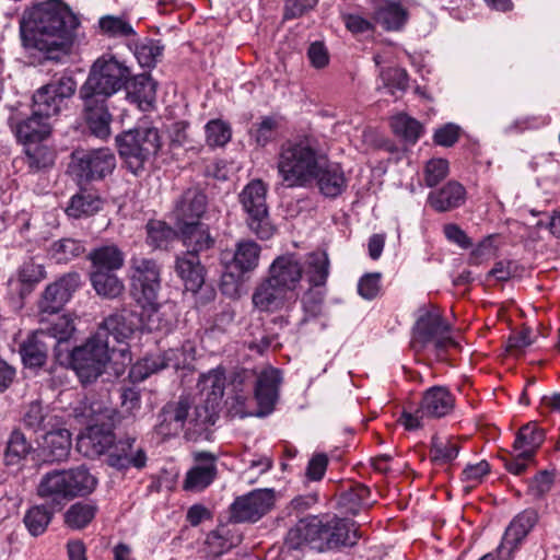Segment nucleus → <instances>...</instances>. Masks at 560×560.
Masks as SVG:
<instances>
[{
	"instance_id": "nucleus-42",
	"label": "nucleus",
	"mask_w": 560,
	"mask_h": 560,
	"mask_svg": "<svg viewBox=\"0 0 560 560\" xmlns=\"http://www.w3.org/2000/svg\"><path fill=\"white\" fill-rule=\"evenodd\" d=\"M22 422L24 427L34 432L45 431L58 425L57 417L47 407L38 401H33L26 408Z\"/></svg>"
},
{
	"instance_id": "nucleus-38",
	"label": "nucleus",
	"mask_w": 560,
	"mask_h": 560,
	"mask_svg": "<svg viewBox=\"0 0 560 560\" xmlns=\"http://www.w3.org/2000/svg\"><path fill=\"white\" fill-rule=\"evenodd\" d=\"M407 19V10L399 2L392 0L380 2L374 11V21L386 31L400 30Z\"/></svg>"
},
{
	"instance_id": "nucleus-22",
	"label": "nucleus",
	"mask_w": 560,
	"mask_h": 560,
	"mask_svg": "<svg viewBox=\"0 0 560 560\" xmlns=\"http://www.w3.org/2000/svg\"><path fill=\"white\" fill-rule=\"evenodd\" d=\"M106 462L109 466L119 470L130 467L141 469L147 464V454L144 448L137 444L135 438L127 436L115 443L107 455Z\"/></svg>"
},
{
	"instance_id": "nucleus-39",
	"label": "nucleus",
	"mask_w": 560,
	"mask_h": 560,
	"mask_svg": "<svg viewBox=\"0 0 560 560\" xmlns=\"http://www.w3.org/2000/svg\"><path fill=\"white\" fill-rule=\"evenodd\" d=\"M371 491L362 483H355L341 491L338 499V506L345 514L357 515L361 510L370 508Z\"/></svg>"
},
{
	"instance_id": "nucleus-53",
	"label": "nucleus",
	"mask_w": 560,
	"mask_h": 560,
	"mask_svg": "<svg viewBox=\"0 0 560 560\" xmlns=\"http://www.w3.org/2000/svg\"><path fill=\"white\" fill-rule=\"evenodd\" d=\"M97 508L92 503L78 502L65 514V523L72 529L84 528L95 517Z\"/></svg>"
},
{
	"instance_id": "nucleus-63",
	"label": "nucleus",
	"mask_w": 560,
	"mask_h": 560,
	"mask_svg": "<svg viewBox=\"0 0 560 560\" xmlns=\"http://www.w3.org/2000/svg\"><path fill=\"white\" fill-rule=\"evenodd\" d=\"M230 386L233 393H252L254 386V371L242 370L235 372Z\"/></svg>"
},
{
	"instance_id": "nucleus-51",
	"label": "nucleus",
	"mask_w": 560,
	"mask_h": 560,
	"mask_svg": "<svg viewBox=\"0 0 560 560\" xmlns=\"http://www.w3.org/2000/svg\"><path fill=\"white\" fill-rule=\"evenodd\" d=\"M460 446L452 439L433 436L430 445V458L436 465L453 462L459 453Z\"/></svg>"
},
{
	"instance_id": "nucleus-29",
	"label": "nucleus",
	"mask_w": 560,
	"mask_h": 560,
	"mask_svg": "<svg viewBox=\"0 0 560 560\" xmlns=\"http://www.w3.org/2000/svg\"><path fill=\"white\" fill-rule=\"evenodd\" d=\"M315 182L319 191L328 198L338 197L347 187V178L343 170L337 163H328L325 153L320 163V170L316 174Z\"/></svg>"
},
{
	"instance_id": "nucleus-6",
	"label": "nucleus",
	"mask_w": 560,
	"mask_h": 560,
	"mask_svg": "<svg viewBox=\"0 0 560 560\" xmlns=\"http://www.w3.org/2000/svg\"><path fill=\"white\" fill-rule=\"evenodd\" d=\"M186 250L176 257L175 271L183 281L185 289L194 294L205 291L203 303L214 299L215 292L211 287L205 285V267L199 255L210 249L214 240L210 234L197 233L183 240Z\"/></svg>"
},
{
	"instance_id": "nucleus-20",
	"label": "nucleus",
	"mask_w": 560,
	"mask_h": 560,
	"mask_svg": "<svg viewBox=\"0 0 560 560\" xmlns=\"http://www.w3.org/2000/svg\"><path fill=\"white\" fill-rule=\"evenodd\" d=\"M137 325V315L131 310L122 307L105 317L95 334L101 339L109 340L112 337L116 342L122 343L132 336Z\"/></svg>"
},
{
	"instance_id": "nucleus-62",
	"label": "nucleus",
	"mask_w": 560,
	"mask_h": 560,
	"mask_svg": "<svg viewBox=\"0 0 560 560\" xmlns=\"http://www.w3.org/2000/svg\"><path fill=\"white\" fill-rule=\"evenodd\" d=\"M327 466L328 457L326 454L318 453L313 455L306 467V477L313 481L320 480L326 472Z\"/></svg>"
},
{
	"instance_id": "nucleus-57",
	"label": "nucleus",
	"mask_w": 560,
	"mask_h": 560,
	"mask_svg": "<svg viewBox=\"0 0 560 560\" xmlns=\"http://www.w3.org/2000/svg\"><path fill=\"white\" fill-rule=\"evenodd\" d=\"M383 86L388 90L392 95L397 91L404 92L408 86V74L401 68H388L380 72Z\"/></svg>"
},
{
	"instance_id": "nucleus-52",
	"label": "nucleus",
	"mask_w": 560,
	"mask_h": 560,
	"mask_svg": "<svg viewBox=\"0 0 560 560\" xmlns=\"http://www.w3.org/2000/svg\"><path fill=\"white\" fill-rule=\"evenodd\" d=\"M102 203L101 198L94 194L81 192L71 198L67 208V213L73 218L92 215L101 210Z\"/></svg>"
},
{
	"instance_id": "nucleus-23",
	"label": "nucleus",
	"mask_w": 560,
	"mask_h": 560,
	"mask_svg": "<svg viewBox=\"0 0 560 560\" xmlns=\"http://www.w3.org/2000/svg\"><path fill=\"white\" fill-rule=\"evenodd\" d=\"M303 275V267L299 259L292 255H281L277 257L269 267L267 278L279 287L289 290L291 293H298Z\"/></svg>"
},
{
	"instance_id": "nucleus-17",
	"label": "nucleus",
	"mask_w": 560,
	"mask_h": 560,
	"mask_svg": "<svg viewBox=\"0 0 560 560\" xmlns=\"http://www.w3.org/2000/svg\"><path fill=\"white\" fill-rule=\"evenodd\" d=\"M80 285L81 277L78 272L66 273L48 284L38 302L39 312L49 315L58 314Z\"/></svg>"
},
{
	"instance_id": "nucleus-41",
	"label": "nucleus",
	"mask_w": 560,
	"mask_h": 560,
	"mask_svg": "<svg viewBox=\"0 0 560 560\" xmlns=\"http://www.w3.org/2000/svg\"><path fill=\"white\" fill-rule=\"evenodd\" d=\"M198 386L200 388L201 400H206L220 407L224 395L225 375L220 368L202 374L199 378Z\"/></svg>"
},
{
	"instance_id": "nucleus-34",
	"label": "nucleus",
	"mask_w": 560,
	"mask_h": 560,
	"mask_svg": "<svg viewBox=\"0 0 560 560\" xmlns=\"http://www.w3.org/2000/svg\"><path fill=\"white\" fill-rule=\"evenodd\" d=\"M466 197V190L458 182H448L439 190L431 191L428 196L430 206L439 211L445 212L460 207Z\"/></svg>"
},
{
	"instance_id": "nucleus-7",
	"label": "nucleus",
	"mask_w": 560,
	"mask_h": 560,
	"mask_svg": "<svg viewBox=\"0 0 560 560\" xmlns=\"http://www.w3.org/2000/svg\"><path fill=\"white\" fill-rule=\"evenodd\" d=\"M120 158L127 168L135 175L144 170L148 162L159 153L162 143L158 128L137 127L121 132L116 137Z\"/></svg>"
},
{
	"instance_id": "nucleus-4",
	"label": "nucleus",
	"mask_w": 560,
	"mask_h": 560,
	"mask_svg": "<svg viewBox=\"0 0 560 560\" xmlns=\"http://www.w3.org/2000/svg\"><path fill=\"white\" fill-rule=\"evenodd\" d=\"M97 485V479L84 466L70 469L51 470L46 472L38 486L37 494L48 499L60 510L66 502L92 493Z\"/></svg>"
},
{
	"instance_id": "nucleus-43",
	"label": "nucleus",
	"mask_w": 560,
	"mask_h": 560,
	"mask_svg": "<svg viewBox=\"0 0 560 560\" xmlns=\"http://www.w3.org/2000/svg\"><path fill=\"white\" fill-rule=\"evenodd\" d=\"M544 440L545 431L537 422H528L518 430L513 450L523 452L525 456H535Z\"/></svg>"
},
{
	"instance_id": "nucleus-19",
	"label": "nucleus",
	"mask_w": 560,
	"mask_h": 560,
	"mask_svg": "<svg viewBox=\"0 0 560 560\" xmlns=\"http://www.w3.org/2000/svg\"><path fill=\"white\" fill-rule=\"evenodd\" d=\"M537 521L538 514L535 510L528 509L517 514L505 529L502 542L497 549L499 559L511 560L513 551L533 529Z\"/></svg>"
},
{
	"instance_id": "nucleus-44",
	"label": "nucleus",
	"mask_w": 560,
	"mask_h": 560,
	"mask_svg": "<svg viewBox=\"0 0 560 560\" xmlns=\"http://www.w3.org/2000/svg\"><path fill=\"white\" fill-rule=\"evenodd\" d=\"M33 451L32 443L22 430L20 428L13 429L8 438L4 451L5 465L21 464Z\"/></svg>"
},
{
	"instance_id": "nucleus-31",
	"label": "nucleus",
	"mask_w": 560,
	"mask_h": 560,
	"mask_svg": "<svg viewBox=\"0 0 560 560\" xmlns=\"http://www.w3.org/2000/svg\"><path fill=\"white\" fill-rule=\"evenodd\" d=\"M219 406L201 400L189 410L186 435L196 440L213 425L218 419Z\"/></svg>"
},
{
	"instance_id": "nucleus-58",
	"label": "nucleus",
	"mask_w": 560,
	"mask_h": 560,
	"mask_svg": "<svg viewBox=\"0 0 560 560\" xmlns=\"http://www.w3.org/2000/svg\"><path fill=\"white\" fill-rule=\"evenodd\" d=\"M490 472V465L486 460L477 464L467 465L462 472V480L469 483L465 490L469 492L474 487L480 483L485 476Z\"/></svg>"
},
{
	"instance_id": "nucleus-54",
	"label": "nucleus",
	"mask_w": 560,
	"mask_h": 560,
	"mask_svg": "<svg viewBox=\"0 0 560 560\" xmlns=\"http://www.w3.org/2000/svg\"><path fill=\"white\" fill-rule=\"evenodd\" d=\"M329 273V261L325 253H314L308 256L306 275L314 287L326 283Z\"/></svg>"
},
{
	"instance_id": "nucleus-33",
	"label": "nucleus",
	"mask_w": 560,
	"mask_h": 560,
	"mask_svg": "<svg viewBox=\"0 0 560 560\" xmlns=\"http://www.w3.org/2000/svg\"><path fill=\"white\" fill-rule=\"evenodd\" d=\"M114 424L115 417L86 429V433L81 438L82 445L91 447L96 455L110 452L115 445Z\"/></svg>"
},
{
	"instance_id": "nucleus-36",
	"label": "nucleus",
	"mask_w": 560,
	"mask_h": 560,
	"mask_svg": "<svg viewBox=\"0 0 560 560\" xmlns=\"http://www.w3.org/2000/svg\"><path fill=\"white\" fill-rule=\"evenodd\" d=\"M125 90L130 102L137 103L143 110L152 107L155 102L156 83L149 75H131Z\"/></svg>"
},
{
	"instance_id": "nucleus-49",
	"label": "nucleus",
	"mask_w": 560,
	"mask_h": 560,
	"mask_svg": "<svg viewBox=\"0 0 560 560\" xmlns=\"http://www.w3.org/2000/svg\"><path fill=\"white\" fill-rule=\"evenodd\" d=\"M85 252L84 244L74 238L66 237L51 243L49 255L57 262H68Z\"/></svg>"
},
{
	"instance_id": "nucleus-55",
	"label": "nucleus",
	"mask_w": 560,
	"mask_h": 560,
	"mask_svg": "<svg viewBox=\"0 0 560 560\" xmlns=\"http://www.w3.org/2000/svg\"><path fill=\"white\" fill-rule=\"evenodd\" d=\"M390 126L396 135L412 143L418 140L422 130L421 124L406 114L393 117Z\"/></svg>"
},
{
	"instance_id": "nucleus-9",
	"label": "nucleus",
	"mask_w": 560,
	"mask_h": 560,
	"mask_svg": "<svg viewBox=\"0 0 560 560\" xmlns=\"http://www.w3.org/2000/svg\"><path fill=\"white\" fill-rule=\"evenodd\" d=\"M130 78L131 71L124 62L112 56H102L91 66L79 91L101 98H110L127 86Z\"/></svg>"
},
{
	"instance_id": "nucleus-5",
	"label": "nucleus",
	"mask_w": 560,
	"mask_h": 560,
	"mask_svg": "<svg viewBox=\"0 0 560 560\" xmlns=\"http://www.w3.org/2000/svg\"><path fill=\"white\" fill-rule=\"evenodd\" d=\"M119 353L122 364L131 362L128 348L118 350L110 346V340L101 339L96 334L91 336L83 345L75 347L67 354L66 360L78 375L82 384L95 382L104 372L106 364Z\"/></svg>"
},
{
	"instance_id": "nucleus-35",
	"label": "nucleus",
	"mask_w": 560,
	"mask_h": 560,
	"mask_svg": "<svg viewBox=\"0 0 560 560\" xmlns=\"http://www.w3.org/2000/svg\"><path fill=\"white\" fill-rule=\"evenodd\" d=\"M50 343L45 339V332H34L20 346V354L26 368L37 369L46 363Z\"/></svg>"
},
{
	"instance_id": "nucleus-59",
	"label": "nucleus",
	"mask_w": 560,
	"mask_h": 560,
	"mask_svg": "<svg viewBox=\"0 0 560 560\" xmlns=\"http://www.w3.org/2000/svg\"><path fill=\"white\" fill-rule=\"evenodd\" d=\"M424 173V182L427 186L434 187L446 177L448 173V162L444 159L430 160L427 163Z\"/></svg>"
},
{
	"instance_id": "nucleus-10",
	"label": "nucleus",
	"mask_w": 560,
	"mask_h": 560,
	"mask_svg": "<svg viewBox=\"0 0 560 560\" xmlns=\"http://www.w3.org/2000/svg\"><path fill=\"white\" fill-rule=\"evenodd\" d=\"M267 185L261 179L250 180L240 192L238 201L246 214L247 228L260 240H269L275 234L267 205Z\"/></svg>"
},
{
	"instance_id": "nucleus-8",
	"label": "nucleus",
	"mask_w": 560,
	"mask_h": 560,
	"mask_svg": "<svg viewBox=\"0 0 560 560\" xmlns=\"http://www.w3.org/2000/svg\"><path fill=\"white\" fill-rule=\"evenodd\" d=\"M451 330V325L438 312L424 310L412 327L410 347L416 353L428 351L442 360L447 349L457 345Z\"/></svg>"
},
{
	"instance_id": "nucleus-13",
	"label": "nucleus",
	"mask_w": 560,
	"mask_h": 560,
	"mask_svg": "<svg viewBox=\"0 0 560 560\" xmlns=\"http://www.w3.org/2000/svg\"><path fill=\"white\" fill-rule=\"evenodd\" d=\"M116 158L108 148L74 151L70 168L80 183L101 180L112 174Z\"/></svg>"
},
{
	"instance_id": "nucleus-16",
	"label": "nucleus",
	"mask_w": 560,
	"mask_h": 560,
	"mask_svg": "<svg viewBox=\"0 0 560 560\" xmlns=\"http://www.w3.org/2000/svg\"><path fill=\"white\" fill-rule=\"evenodd\" d=\"M273 504L272 489H256L235 499L231 505V518L236 523L257 522Z\"/></svg>"
},
{
	"instance_id": "nucleus-30",
	"label": "nucleus",
	"mask_w": 560,
	"mask_h": 560,
	"mask_svg": "<svg viewBox=\"0 0 560 560\" xmlns=\"http://www.w3.org/2000/svg\"><path fill=\"white\" fill-rule=\"evenodd\" d=\"M11 129L20 142L35 143L46 139L50 132L51 127L49 120L36 115L35 110L30 117L22 120L10 119Z\"/></svg>"
},
{
	"instance_id": "nucleus-61",
	"label": "nucleus",
	"mask_w": 560,
	"mask_h": 560,
	"mask_svg": "<svg viewBox=\"0 0 560 560\" xmlns=\"http://www.w3.org/2000/svg\"><path fill=\"white\" fill-rule=\"evenodd\" d=\"M381 290V273L373 272L364 275L358 283V292L365 300L375 299Z\"/></svg>"
},
{
	"instance_id": "nucleus-56",
	"label": "nucleus",
	"mask_w": 560,
	"mask_h": 560,
	"mask_svg": "<svg viewBox=\"0 0 560 560\" xmlns=\"http://www.w3.org/2000/svg\"><path fill=\"white\" fill-rule=\"evenodd\" d=\"M232 131L230 126L220 120L213 119L206 125V141L210 147H223L231 140Z\"/></svg>"
},
{
	"instance_id": "nucleus-12",
	"label": "nucleus",
	"mask_w": 560,
	"mask_h": 560,
	"mask_svg": "<svg viewBox=\"0 0 560 560\" xmlns=\"http://www.w3.org/2000/svg\"><path fill=\"white\" fill-rule=\"evenodd\" d=\"M207 207L208 197L200 186L188 187L176 199L173 217L183 240L197 233L210 234L208 229L200 223Z\"/></svg>"
},
{
	"instance_id": "nucleus-25",
	"label": "nucleus",
	"mask_w": 560,
	"mask_h": 560,
	"mask_svg": "<svg viewBox=\"0 0 560 560\" xmlns=\"http://www.w3.org/2000/svg\"><path fill=\"white\" fill-rule=\"evenodd\" d=\"M191 404L188 397H179L178 400L167 402L159 413L158 431L162 435H176L183 429H187V420Z\"/></svg>"
},
{
	"instance_id": "nucleus-11",
	"label": "nucleus",
	"mask_w": 560,
	"mask_h": 560,
	"mask_svg": "<svg viewBox=\"0 0 560 560\" xmlns=\"http://www.w3.org/2000/svg\"><path fill=\"white\" fill-rule=\"evenodd\" d=\"M77 81L69 72L52 78L33 94V109L36 115L49 120L68 107V101L75 94Z\"/></svg>"
},
{
	"instance_id": "nucleus-1",
	"label": "nucleus",
	"mask_w": 560,
	"mask_h": 560,
	"mask_svg": "<svg viewBox=\"0 0 560 560\" xmlns=\"http://www.w3.org/2000/svg\"><path fill=\"white\" fill-rule=\"evenodd\" d=\"M21 37L26 48H34L46 60L62 62L83 39L81 19L61 0L33 4L23 12Z\"/></svg>"
},
{
	"instance_id": "nucleus-40",
	"label": "nucleus",
	"mask_w": 560,
	"mask_h": 560,
	"mask_svg": "<svg viewBox=\"0 0 560 560\" xmlns=\"http://www.w3.org/2000/svg\"><path fill=\"white\" fill-rule=\"evenodd\" d=\"M90 281L96 294L103 299L115 300L125 292L124 281L117 272L91 271Z\"/></svg>"
},
{
	"instance_id": "nucleus-21",
	"label": "nucleus",
	"mask_w": 560,
	"mask_h": 560,
	"mask_svg": "<svg viewBox=\"0 0 560 560\" xmlns=\"http://www.w3.org/2000/svg\"><path fill=\"white\" fill-rule=\"evenodd\" d=\"M280 383L281 374L277 369L269 366L261 370L257 375L254 373L253 392L260 409L257 412L258 416H266L273 410Z\"/></svg>"
},
{
	"instance_id": "nucleus-37",
	"label": "nucleus",
	"mask_w": 560,
	"mask_h": 560,
	"mask_svg": "<svg viewBox=\"0 0 560 560\" xmlns=\"http://www.w3.org/2000/svg\"><path fill=\"white\" fill-rule=\"evenodd\" d=\"M142 303L141 322L148 331L168 332L173 326V315L170 305H162L156 301Z\"/></svg>"
},
{
	"instance_id": "nucleus-27",
	"label": "nucleus",
	"mask_w": 560,
	"mask_h": 560,
	"mask_svg": "<svg viewBox=\"0 0 560 560\" xmlns=\"http://www.w3.org/2000/svg\"><path fill=\"white\" fill-rule=\"evenodd\" d=\"M72 417L86 429L115 417V410L94 396H86L72 408Z\"/></svg>"
},
{
	"instance_id": "nucleus-47",
	"label": "nucleus",
	"mask_w": 560,
	"mask_h": 560,
	"mask_svg": "<svg viewBox=\"0 0 560 560\" xmlns=\"http://www.w3.org/2000/svg\"><path fill=\"white\" fill-rule=\"evenodd\" d=\"M259 257L260 246L256 242L242 241L236 245L233 261L241 272H247L258 266Z\"/></svg>"
},
{
	"instance_id": "nucleus-2",
	"label": "nucleus",
	"mask_w": 560,
	"mask_h": 560,
	"mask_svg": "<svg viewBox=\"0 0 560 560\" xmlns=\"http://www.w3.org/2000/svg\"><path fill=\"white\" fill-rule=\"evenodd\" d=\"M361 535L358 525L337 516L310 515L301 518L287 534L284 547L301 550L310 546L318 552L338 550L357 545Z\"/></svg>"
},
{
	"instance_id": "nucleus-28",
	"label": "nucleus",
	"mask_w": 560,
	"mask_h": 560,
	"mask_svg": "<svg viewBox=\"0 0 560 560\" xmlns=\"http://www.w3.org/2000/svg\"><path fill=\"white\" fill-rule=\"evenodd\" d=\"M455 407V398L444 386L427 389L420 402V412L428 418H442L450 415Z\"/></svg>"
},
{
	"instance_id": "nucleus-48",
	"label": "nucleus",
	"mask_w": 560,
	"mask_h": 560,
	"mask_svg": "<svg viewBox=\"0 0 560 560\" xmlns=\"http://www.w3.org/2000/svg\"><path fill=\"white\" fill-rule=\"evenodd\" d=\"M52 516L54 511L49 510L46 505H34L25 512L23 523L28 533L37 537L46 532Z\"/></svg>"
},
{
	"instance_id": "nucleus-64",
	"label": "nucleus",
	"mask_w": 560,
	"mask_h": 560,
	"mask_svg": "<svg viewBox=\"0 0 560 560\" xmlns=\"http://www.w3.org/2000/svg\"><path fill=\"white\" fill-rule=\"evenodd\" d=\"M553 474L544 470L537 474L529 483V490L535 497H542L549 492L553 486Z\"/></svg>"
},
{
	"instance_id": "nucleus-18",
	"label": "nucleus",
	"mask_w": 560,
	"mask_h": 560,
	"mask_svg": "<svg viewBox=\"0 0 560 560\" xmlns=\"http://www.w3.org/2000/svg\"><path fill=\"white\" fill-rule=\"evenodd\" d=\"M79 98L83 103V118L88 128L95 137L106 139L110 135L113 116L108 109V100L101 98L79 91Z\"/></svg>"
},
{
	"instance_id": "nucleus-24",
	"label": "nucleus",
	"mask_w": 560,
	"mask_h": 560,
	"mask_svg": "<svg viewBox=\"0 0 560 560\" xmlns=\"http://www.w3.org/2000/svg\"><path fill=\"white\" fill-rule=\"evenodd\" d=\"M71 446L70 431L57 425L44 434L39 444V456L46 464H59L68 459Z\"/></svg>"
},
{
	"instance_id": "nucleus-32",
	"label": "nucleus",
	"mask_w": 560,
	"mask_h": 560,
	"mask_svg": "<svg viewBox=\"0 0 560 560\" xmlns=\"http://www.w3.org/2000/svg\"><path fill=\"white\" fill-rule=\"evenodd\" d=\"M86 257L91 261V271L117 272L125 264V254L115 244L95 247Z\"/></svg>"
},
{
	"instance_id": "nucleus-45",
	"label": "nucleus",
	"mask_w": 560,
	"mask_h": 560,
	"mask_svg": "<svg viewBox=\"0 0 560 560\" xmlns=\"http://www.w3.org/2000/svg\"><path fill=\"white\" fill-rule=\"evenodd\" d=\"M98 33L107 38H130L136 36L131 23L125 18L119 15H103L97 22Z\"/></svg>"
},
{
	"instance_id": "nucleus-46",
	"label": "nucleus",
	"mask_w": 560,
	"mask_h": 560,
	"mask_svg": "<svg viewBox=\"0 0 560 560\" xmlns=\"http://www.w3.org/2000/svg\"><path fill=\"white\" fill-rule=\"evenodd\" d=\"M73 320L66 315L58 316L48 327L40 328L38 332H45V339L57 350L67 342L74 332Z\"/></svg>"
},
{
	"instance_id": "nucleus-15",
	"label": "nucleus",
	"mask_w": 560,
	"mask_h": 560,
	"mask_svg": "<svg viewBox=\"0 0 560 560\" xmlns=\"http://www.w3.org/2000/svg\"><path fill=\"white\" fill-rule=\"evenodd\" d=\"M298 298V293L289 292L266 277L254 289L252 303L259 312H288L294 306Z\"/></svg>"
},
{
	"instance_id": "nucleus-50",
	"label": "nucleus",
	"mask_w": 560,
	"mask_h": 560,
	"mask_svg": "<svg viewBox=\"0 0 560 560\" xmlns=\"http://www.w3.org/2000/svg\"><path fill=\"white\" fill-rule=\"evenodd\" d=\"M176 232L162 221H149L147 224V244L153 249H166L175 240Z\"/></svg>"
},
{
	"instance_id": "nucleus-14",
	"label": "nucleus",
	"mask_w": 560,
	"mask_h": 560,
	"mask_svg": "<svg viewBox=\"0 0 560 560\" xmlns=\"http://www.w3.org/2000/svg\"><path fill=\"white\" fill-rule=\"evenodd\" d=\"M130 280L138 302L152 303L158 300L161 289V267L154 259L131 257Z\"/></svg>"
},
{
	"instance_id": "nucleus-3",
	"label": "nucleus",
	"mask_w": 560,
	"mask_h": 560,
	"mask_svg": "<svg viewBox=\"0 0 560 560\" xmlns=\"http://www.w3.org/2000/svg\"><path fill=\"white\" fill-rule=\"evenodd\" d=\"M324 150L320 140L305 135L283 142L276 155V168L287 188L311 186L320 170Z\"/></svg>"
},
{
	"instance_id": "nucleus-60",
	"label": "nucleus",
	"mask_w": 560,
	"mask_h": 560,
	"mask_svg": "<svg viewBox=\"0 0 560 560\" xmlns=\"http://www.w3.org/2000/svg\"><path fill=\"white\" fill-rule=\"evenodd\" d=\"M19 280L28 285L38 283L45 278V269L42 264H37L34 260L23 262L18 271Z\"/></svg>"
},
{
	"instance_id": "nucleus-26",
	"label": "nucleus",
	"mask_w": 560,
	"mask_h": 560,
	"mask_svg": "<svg viewBox=\"0 0 560 560\" xmlns=\"http://www.w3.org/2000/svg\"><path fill=\"white\" fill-rule=\"evenodd\" d=\"M196 465L191 467L184 481V489L201 491L214 480L217 476L215 456L210 452L195 454Z\"/></svg>"
}]
</instances>
